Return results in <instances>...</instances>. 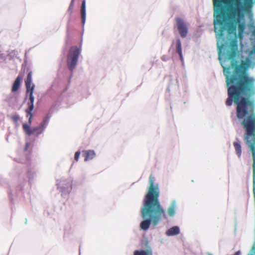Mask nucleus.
Here are the masks:
<instances>
[{
    "label": "nucleus",
    "instance_id": "nucleus-1",
    "mask_svg": "<svg viewBox=\"0 0 255 255\" xmlns=\"http://www.w3.org/2000/svg\"><path fill=\"white\" fill-rule=\"evenodd\" d=\"M226 76L228 98L226 104L232 105L233 101L237 105L236 115L245 133L244 139L252 153L253 158V195L255 201V113L254 101L249 97L255 94V81L245 73H239L240 68L236 67L231 74L230 67L223 66Z\"/></svg>",
    "mask_w": 255,
    "mask_h": 255
},
{
    "label": "nucleus",
    "instance_id": "nucleus-3",
    "mask_svg": "<svg viewBox=\"0 0 255 255\" xmlns=\"http://www.w3.org/2000/svg\"><path fill=\"white\" fill-rule=\"evenodd\" d=\"M236 7L231 9L228 13V17L233 23L229 26V31L236 32V25H238V36L240 39L243 37V33L246 28L245 22H241L244 17L241 9L244 12L249 13L251 11L254 4V0H235Z\"/></svg>",
    "mask_w": 255,
    "mask_h": 255
},
{
    "label": "nucleus",
    "instance_id": "nucleus-5",
    "mask_svg": "<svg viewBox=\"0 0 255 255\" xmlns=\"http://www.w3.org/2000/svg\"><path fill=\"white\" fill-rule=\"evenodd\" d=\"M81 49L77 46L70 47L67 55V64L69 69L72 71L76 67Z\"/></svg>",
    "mask_w": 255,
    "mask_h": 255
},
{
    "label": "nucleus",
    "instance_id": "nucleus-11",
    "mask_svg": "<svg viewBox=\"0 0 255 255\" xmlns=\"http://www.w3.org/2000/svg\"><path fill=\"white\" fill-rule=\"evenodd\" d=\"M233 145L237 156L238 157L240 158L242 155V146L241 141L238 138H237L236 140L234 142Z\"/></svg>",
    "mask_w": 255,
    "mask_h": 255
},
{
    "label": "nucleus",
    "instance_id": "nucleus-18",
    "mask_svg": "<svg viewBox=\"0 0 255 255\" xmlns=\"http://www.w3.org/2000/svg\"><path fill=\"white\" fill-rule=\"evenodd\" d=\"M133 255H152V252L151 249L146 250H135L134 252Z\"/></svg>",
    "mask_w": 255,
    "mask_h": 255
},
{
    "label": "nucleus",
    "instance_id": "nucleus-2",
    "mask_svg": "<svg viewBox=\"0 0 255 255\" xmlns=\"http://www.w3.org/2000/svg\"><path fill=\"white\" fill-rule=\"evenodd\" d=\"M149 187L143 200L141 209V217L144 219L140 224L141 229L147 230L152 224L156 226L163 219H167L165 210L160 205L158 184H154V178L151 174L149 178Z\"/></svg>",
    "mask_w": 255,
    "mask_h": 255
},
{
    "label": "nucleus",
    "instance_id": "nucleus-15",
    "mask_svg": "<svg viewBox=\"0 0 255 255\" xmlns=\"http://www.w3.org/2000/svg\"><path fill=\"white\" fill-rule=\"evenodd\" d=\"M176 204L175 201H173L167 210V214L170 217H173L175 213Z\"/></svg>",
    "mask_w": 255,
    "mask_h": 255
},
{
    "label": "nucleus",
    "instance_id": "nucleus-9",
    "mask_svg": "<svg viewBox=\"0 0 255 255\" xmlns=\"http://www.w3.org/2000/svg\"><path fill=\"white\" fill-rule=\"evenodd\" d=\"M25 83L26 89V93L29 94V101H31V102H32V101H34V98L33 94L35 86L33 84L31 85L32 72L31 71L28 73Z\"/></svg>",
    "mask_w": 255,
    "mask_h": 255
},
{
    "label": "nucleus",
    "instance_id": "nucleus-13",
    "mask_svg": "<svg viewBox=\"0 0 255 255\" xmlns=\"http://www.w3.org/2000/svg\"><path fill=\"white\" fill-rule=\"evenodd\" d=\"M81 15L82 18V23L84 25L86 21V1L85 0H83L81 8Z\"/></svg>",
    "mask_w": 255,
    "mask_h": 255
},
{
    "label": "nucleus",
    "instance_id": "nucleus-21",
    "mask_svg": "<svg viewBox=\"0 0 255 255\" xmlns=\"http://www.w3.org/2000/svg\"><path fill=\"white\" fill-rule=\"evenodd\" d=\"M74 4V0H72L69 7V10H72Z\"/></svg>",
    "mask_w": 255,
    "mask_h": 255
},
{
    "label": "nucleus",
    "instance_id": "nucleus-14",
    "mask_svg": "<svg viewBox=\"0 0 255 255\" xmlns=\"http://www.w3.org/2000/svg\"><path fill=\"white\" fill-rule=\"evenodd\" d=\"M85 157V161H88L93 159L95 156V153L93 150H85L83 151Z\"/></svg>",
    "mask_w": 255,
    "mask_h": 255
},
{
    "label": "nucleus",
    "instance_id": "nucleus-20",
    "mask_svg": "<svg viewBox=\"0 0 255 255\" xmlns=\"http://www.w3.org/2000/svg\"><path fill=\"white\" fill-rule=\"evenodd\" d=\"M80 152L79 151L75 152L74 158H75V160L76 161H77L78 160L79 156H80Z\"/></svg>",
    "mask_w": 255,
    "mask_h": 255
},
{
    "label": "nucleus",
    "instance_id": "nucleus-17",
    "mask_svg": "<svg viewBox=\"0 0 255 255\" xmlns=\"http://www.w3.org/2000/svg\"><path fill=\"white\" fill-rule=\"evenodd\" d=\"M176 51L178 53L180 59L181 61L183 60V55L182 53V47H181V43L180 41V39H177L176 40Z\"/></svg>",
    "mask_w": 255,
    "mask_h": 255
},
{
    "label": "nucleus",
    "instance_id": "nucleus-22",
    "mask_svg": "<svg viewBox=\"0 0 255 255\" xmlns=\"http://www.w3.org/2000/svg\"><path fill=\"white\" fill-rule=\"evenodd\" d=\"M246 63H245V62H242V63H241V64L240 67H242V68H243V67H244L245 66H246Z\"/></svg>",
    "mask_w": 255,
    "mask_h": 255
},
{
    "label": "nucleus",
    "instance_id": "nucleus-19",
    "mask_svg": "<svg viewBox=\"0 0 255 255\" xmlns=\"http://www.w3.org/2000/svg\"><path fill=\"white\" fill-rule=\"evenodd\" d=\"M11 119L15 123H17L18 121L19 120V117L18 115H14L12 116Z\"/></svg>",
    "mask_w": 255,
    "mask_h": 255
},
{
    "label": "nucleus",
    "instance_id": "nucleus-10",
    "mask_svg": "<svg viewBox=\"0 0 255 255\" xmlns=\"http://www.w3.org/2000/svg\"><path fill=\"white\" fill-rule=\"evenodd\" d=\"M34 101H30L28 103V109L26 110L25 112L27 113V117L29 116V119H28V125L29 127L30 126L31 124V119L32 117V115L31 113V112L33 111L34 108Z\"/></svg>",
    "mask_w": 255,
    "mask_h": 255
},
{
    "label": "nucleus",
    "instance_id": "nucleus-8",
    "mask_svg": "<svg viewBox=\"0 0 255 255\" xmlns=\"http://www.w3.org/2000/svg\"><path fill=\"white\" fill-rule=\"evenodd\" d=\"M176 26L181 37H186L188 33V27L186 22L181 18H175Z\"/></svg>",
    "mask_w": 255,
    "mask_h": 255
},
{
    "label": "nucleus",
    "instance_id": "nucleus-7",
    "mask_svg": "<svg viewBox=\"0 0 255 255\" xmlns=\"http://www.w3.org/2000/svg\"><path fill=\"white\" fill-rule=\"evenodd\" d=\"M47 122L46 120H44L40 124L36 127L31 128L27 124H24L22 125V128L25 133L28 135H31L36 133V136L42 133L45 128Z\"/></svg>",
    "mask_w": 255,
    "mask_h": 255
},
{
    "label": "nucleus",
    "instance_id": "nucleus-16",
    "mask_svg": "<svg viewBox=\"0 0 255 255\" xmlns=\"http://www.w3.org/2000/svg\"><path fill=\"white\" fill-rule=\"evenodd\" d=\"M21 79V77L20 76H18L16 78V79L12 85V89H11L12 92H14L17 91L18 90V89L19 88L20 85Z\"/></svg>",
    "mask_w": 255,
    "mask_h": 255
},
{
    "label": "nucleus",
    "instance_id": "nucleus-6",
    "mask_svg": "<svg viewBox=\"0 0 255 255\" xmlns=\"http://www.w3.org/2000/svg\"><path fill=\"white\" fill-rule=\"evenodd\" d=\"M238 52V41L234 39H232L227 44L225 48V54L228 60H234Z\"/></svg>",
    "mask_w": 255,
    "mask_h": 255
},
{
    "label": "nucleus",
    "instance_id": "nucleus-4",
    "mask_svg": "<svg viewBox=\"0 0 255 255\" xmlns=\"http://www.w3.org/2000/svg\"><path fill=\"white\" fill-rule=\"evenodd\" d=\"M214 7V31L220 37L224 35L226 30V6L229 0H213Z\"/></svg>",
    "mask_w": 255,
    "mask_h": 255
},
{
    "label": "nucleus",
    "instance_id": "nucleus-23",
    "mask_svg": "<svg viewBox=\"0 0 255 255\" xmlns=\"http://www.w3.org/2000/svg\"><path fill=\"white\" fill-rule=\"evenodd\" d=\"M221 53V49H220L219 51V56H220Z\"/></svg>",
    "mask_w": 255,
    "mask_h": 255
},
{
    "label": "nucleus",
    "instance_id": "nucleus-12",
    "mask_svg": "<svg viewBox=\"0 0 255 255\" xmlns=\"http://www.w3.org/2000/svg\"><path fill=\"white\" fill-rule=\"evenodd\" d=\"M180 233V229L178 226H173L168 229L166 234L168 236H172L179 234Z\"/></svg>",
    "mask_w": 255,
    "mask_h": 255
}]
</instances>
